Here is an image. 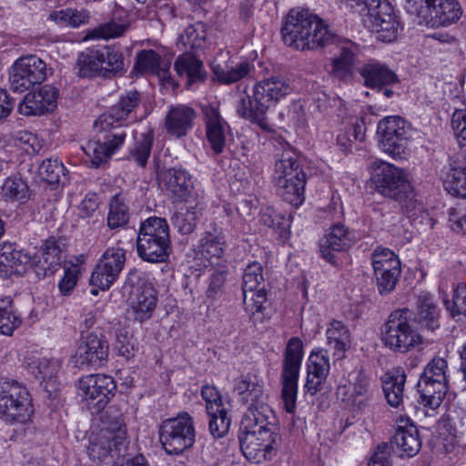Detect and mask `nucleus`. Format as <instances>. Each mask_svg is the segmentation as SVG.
Wrapping results in <instances>:
<instances>
[{
    "mask_svg": "<svg viewBox=\"0 0 466 466\" xmlns=\"http://www.w3.org/2000/svg\"><path fill=\"white\" fill-rule=\"evenodd\" d=\"M284 44L296 50H314L335 43L337 35L327 23L309 9L292 8L283 20Z\"/></svg>",
    "mask_w": 466,
    "mask_h": 466,
    "instance_id": "nucleus-1",
    "label": "nucleus"
},
{
    "mask_svg": "<svg viewBox=\"0 0 466 466\" xmlns=\"http://www.w3.org/2000/svg\"><path fill=\"white\" fill-rule=\"evenodd\" d=\"M238 441L243 455L250 461L260 463L272 460L281 442L276 416L244 415L239 428Z\"/></svg>",
    "mask_w": 466,
    "mask_h": 466,
    "instance_id": "nucleus-2",
    "label": "nucleus"
},
{
    "mask_svg": "<svg viewBox=\"0 0 466 466\" xmlns=\"http://www.w3.org/2000/svg\"><path fill=\"white\" fill-rule=\"evenodd\" d=\"M291 90L289 83L279 76L265 78L254 86L252 96L247 95L238 100L237 112L261 129L270 131L268 111Z\"/></svg>",
    "mask_w": 466,
    "mask_h": 466,
    "instance_id": "nucleus-3",
    "label": "nucleus"
},
{
    "mask_svg": "<svg viewBox=\"0 0 466 466\" xmlns=\"http://www.w3.org/2000/svg\"><path fill=\"white\" fill-rule=\"evenodd\" d=\"M291 90L289 83L279 76L265 78L254 86L252 96L247 95L238 100L237 112L261 129L270 131L268 111Z\"/></svg>",
    "mask_w": 466,
    "mask_h": 466,
    "instance_id": "nucleus-4",
    "label": "nucleus"
},
{
    "mask_svg": "<svg viewBox=\"0 0 466 466\" xmlns=\"http://www.w3.org/2000/svg\"><path fill=\"white\" fill-rule=\"evenodd\" d=\"M127 431L121 420L117 419L112 427L101 429L90 439L87 455L93 461L103 462L110 456L116 457L112 466H148L143 455L127 458Z\"/></svg>",
    "mask_w": 466,
    "mask_h": 466,
    "instance_id": "nucleus-5",
    "label": "nucleus"
},
{
    "mask_svg": "<svg viewBox=\"0 0 466 466\" xmlns=\"http://www.w3.org/2000/svg\"><path fill=\"white\" fill-rule=\"evenodd\" d=\"M372 167L371 179L378 193L398 201L406 208L414 207L413 187L402 169L381 160L374 161Z\"/></svg>",
    "mask_w": 466,
    "mask_h": 466,
    "instance_id": "nucleus-6",
    "label": "nucleus"
},
{
    "mask_svg": "<svg viewBox=\"0 0 466 466\" xmlns=\"http://www.w3.org/2000/svg\"><path fill=\"white\" fill-rule=\"evenodd\" d=\"M196 436L194 419L186 411L164 420L158 429L159 442L168 455H182L194 446Z\"/></svg>",
    "mask_w": 466,
    "mask_h": 466,
    "instance_id": "nucleus-7",
    "label": "nucleus"
},
{
    "mask_svg": "<svg viewBox=\"0 0 466 466\" xmlns=\"http://www.w3.org/2000/svg\"><path fill=\"white\" fill-rule=\"evenodd\" d=\"M412 312L408 308L393 310L381 329L384 345L394 352L406 353L422 342L421 336L411 328Z\"/></svg>",
    "mask_w": 466,
    "mask_h": 466,
    "instance_id": "nucleus-8",
    "label": "nucleus"
},
{
    "mask_svg": "<svg viewBox=\"0 0 466 466\" xmlns=\"http://www.w3.org/2000/svg\"><path fill=\"white\" fill-rule=\"evenodd\" d=\"M448 362L444 358L434 357L424 368L417 383L420 402L431 410L441 404L447 390Z\"/></svg>",
    "mask_w": 466,
    "mask_h": 466,
    "instance_id": "nucleus-9",
    "label": "nucleus"
},
{
    "mask_svg": "<svg viewBox=\"0 0 466 466\" xmlns=\"http://www.w3.org/2000/svg\"><path fill=\"white\" fill-rule=\"evenodd\" d=\"M124 290L128 293V303L134 318L139 322L149 319L157 306V290L145 274L132 268L126 279Z\"/></svg>",
    "mask_w": 466,
    "mask_h": 466,
    "instance_id": "nucleus-10",
    "label": "nucleus"
},
{
    "mask_svg": "<svg viewBox=\"0 0 466 466\" xmlns=\"http://www.w3.org/2000/svg\"><path fill=\"white\" fill-rule=\"evenodd\" d=\"M421 0H415L410 6L409 14L415 23L430 27L447 26L456 23L462 15L457 0H428L420 5Z\"/></svg>",
    "mask_w": 466,
    "mask_h": 466,
    "instance_id": "nucleus-11",
    "label": "nucleus"
},
{
    "mask_svg": "<svg viewBox=\"0 0 466 466\" xmlns=\"http://www.w3.org/2000/svg\"><path fill=\"white\" fill-rule=\"evenodd\" d=\"M302 358V341L299 338H291L286 347L281 372L283 407L287 412L291 414L296 410L298 380Z\"/></svg>",
    "mask_w": 466,
    "mask_h": 466,
    "instance_id": "nucleus-12",
    "label": "nucleus"
},
{
    "mask_svg": "<svg viewBox=\"0 0 466 466\" xmlns=\"http://www.w3.org/2000/svg\"><path fill=\"white\" fill-rule=\"evenodd\" d=\"M27 390L16 381H0V414L11 423H25L33 413Z\"/></svg>",
    "mask_w": 466,
    "mask_h": 466,
    "instance_id": "nucleus-13",
    "label": "nucleus"
},
{
    "mask_svg": "<svg viewBox=\"0 0 466 466\" xmlns=\"http://www.w3.org/2000/svg\"><path fill=\"white\" fill-rule=\"evenodd\" d=\"M49 74L51 68L40 57L35 55L22 56L9 69L10 88L14 92L23 93L43 83Z\"/></svg>",
    "mask_w": 466,
    "mask_h": 466,
    "instance_id": "nucleus-14",
    "label": "nucleus"
},
{
    "mask_svg": "<svg viewBox=\"0 0 466 466\" xmlns=\"http://www.w3.org/2000/svg\"><path fill=\"white\" fill-rule=\"evenodd\" d=\"M100 132H105L103 140H90L84 147L83 149L86 156L89 157L91 165L95 167H100L102 164L106 163L124 144L127 132L122 127L120 123H113L107 128H103L98 123L95 125Z\"/></svg>",
    "mask_w": 466,
    "mask_h": 466,
    "instance_id": "nucleus-15",
    "label": "nucleus"
},
{
    "mask_svg": "<svg viewBox=\"0 0 466 466\" xmlns=\"http://www.w3.org/2000/svg\"><path fill=\"white\" fill-rule=\"evenodd\" d=\"M410 127L399 116H387L378 124L377 134L380 148L393 158L405 154L409 143Z\"/></svg>",
    "mask_w": 466,
    "mask_h": 466,
    "instance_id": "nucleus-16",
    "label": "nucleus"
},
{
    "mask_svg": "<svg viewBox=\"0 0 466 466\" xmlns=\"http://www.w3.org/2000/svg\"><path fill=\"white\" fill-rule=\"evenodd\" d=\"M126 256V249L120 247L107 248L92 272L90 285L102 290L109 289L125 267Z\"/></svg>",
    "mask_w": 466,
    "mask_h": 466,
    "instance_id": "nucleus-17",
    "label": "nucleus"
},
{
    "mask_svg": "<svg viewBox=\"0 0 466 466\" xmlns=\"http://www.w3.org/2000/svg\"><path fill=\"white\" fill-rule=\"evenodd\" d=\"M234 390L248 407L244 415L271 416L273 410L267 403L268 397L263 390V386L258 383L255 376L248 374L240 377L236 380Z\"/></svg>",
    "mask_w": 466,
    "mask_h": 466,
    "instance_id": "nucleus-18",
    "label": "nucleus"
},
{
    "mask_svg": "<svg viewBox=\"0 0 466 466\" xmlns=\"http://www.w3.org/2000/svg\"><path fill=\"white\" fill-rule=\"evenodd\" d=\"M116 390V384L111 376L92 374L79 380V390L89 400V407L94 406L97 410L105 408Z\"/></svg>",
    "mask_w": 466,
    "mask_h": 466,
    "instance_id": "nucleus-19",
    "label": "nucleus"
},
{
    "mask_svg": "<svg viewBox=\"0 0 466 466\" xmlns=\"http://www.w3.org/2000/svg\"><path fill=\"white\" fill-rule=\"evenodd\" d=\"M370 382L361 369H355L348 375V382L337 389V397L348 405L361 410L370 397Z\"/></svg>",
    "mask_w": 466,
    "mask_h": 466,
    "instance_id": "nucleus-20",
    "label": "nucleus"
},
{
    "mask_svg": "<svg viewBox=\"0 0 466 466\" xmlns=\"http://www.w3.org/2000/svg\"><path fill=\"white\" fill-rule=\"evenodd\" d=\"M355 235L343 224L333 225L320 240L319 248L324 259L332 265L338 263L339 254L349 249L355 242Z\"/></svg>",
    "mask_w": 466,
    "mask_h": 466,
    "instance_id": "nucleus-21",
    "label": "nucleus"
},
{
    "mask_svg": "<svg viewBox=\"0 0 466 466\" xmlns=\"http://www.w3.org/2000/svg\"><path fill=\"white\" fill-rule=\"evenodd\" d=\"M109 345L106 337L97 331H93L86 338L76 353V363L78 367H100L107 360Z\"/></svg>",
    "mask_w": 466,
    "mask_h": 466,
    "instance_id": "nucleus-22",
    "label": "nucleus"
},
{
    "mask_svg": "<svg viewBox=\"0 0 466 466\" xmlns=\"http://www.w3.org/2000/svg\"><path fill=\"white\" fill-rule=\"evenodd\" d=\"M57 97L58 90L45 85L37 91L26 94L19 104L18 110L25 116H41L56 107Z\"/></svg>",
    "mask_w": 466,
    "mask_h": 466,
    "instance_id": "nucleus-23",
    "label": "nucleus"
},
{
    "mask_svg": "<svg viewBox=\"0 0 466 466\" xmlns=\"http://www.w3.org/2000/svg\"><path fill=\"white\" fill-rule=\"evenodd\" d=\"M141 102V95L137 90H129L123 93L116 104L111 106L108 113L101 115L96 121L103 128H107L113 123H120L128 119L132 113L138 107Z\"/></svg>",
    "mask_w": 466,
    "mask_h": 466,
    "instance_id": "nucleus-24",
    "label": "nucleus"
},
{
    "mask_svg": "<svg viewBox=\"0 0 466 466\" xmlns=\"http://www.w3.org/2000/svg\"><path fill=\"white\" fill-rule=\"evenodd\" d=\"M196 117V110L189 106L178 104L170 106L164 123L167 133L176 138L187 136L193 128Z\"/></svg>",
    "mask_w": 466,
    "mask_h": 466,
    "instance_id": "nucleus-25",
    "label": "nucleus"
},
{
    "mask_svg": "<svg viewBox=\"0 0 466 466\" xmlns=\"http://www.w3.org/2000/svg\"><path fill=\"white\" fill-rule=\"evenodd\" d=\"M416 310L412 312L413 320L420 329L434 331L440 328V309L431 294L421 292L416 299Z\"/></svg>",
    "mask_w": 466,
    "mask_h": 466,
    "instance_id": "nucleus-26",
    "label": "nucleus"
},
{
    "mask_svg": "<svg viewBox=\"0 0 466 466\" xmlns=\"http://www.w3.org/2000/svg\"><path fill=\"white\" fill-rule=\"evenodd\" d=\"M204 115L207 139L213 152L216 155L221 154L226 146L228 125L214 106L205 107Z\"/></svg>",
    "mask_w": 466,
    "mask_h": 466,
    "instance_id": "nucleus-27",
    "label": "nucleus"
},
{
    "mask_svg": "<svg viewBox=\"0 0 466 466\" xmlns=\"http://www.w3.org/2000/svg\"><path fill=\"white\" fill-rule=\"evenodd\" d=\"M32 258L21 250H17L11 243L0 247V276L7 278L12 275L24 274L31 267Z\"/></svg>",
    "mask_w": 466,
    "mask_h": 466,
    "instance_id": "nucleus-28",
    "label": "nucleus"
},
{
    "mask_svg": "<svg viewBox=\"0 0 466 466\" xmlns=\"http://www.w3.org/2000/svg\"><path fill=\"white\" fill-rule=\"evenodd\" d=\"M177 74L186 80V87L192 89L207 78L203 62L194 54L186 52L177 56L174 65Z\"/></svg>",
    "mask_w": 466,
    "mask_h": 466,
    "instance_id": "nucleus-29",
    "label": "nucleus"
},
{
    "mask_svg": "<svg viewBox=\"0 0 466 466\" xmlns=\"http://www.w3.org/2000/svg\"><path fill=\"white\" fill-rule=\"evenodd\" d=\"M359 73L364 80V85L373 89L380 90L399 81L395 72L387 65L374 60L360 67Z\"/></svg>",
    "mask_w": 466,
    "mask_h": 466,
    "instance_id": "nucleus-30",
    "label": "nucleus"
},
{
    "mask_svg": "<svg viewBox=\"0 0 466 466\" xmlns=\"http://www.w3.org/2000/svg\"><path fill=\"white\" fill-rule=\"evenodd\" d=\"M158 179L175 199L185 200L190 193L192 183L188 173L183 168H168L158 173Z\"/></svg>",
    "mask_w": 466,
    "mask_h": 466,
    "instance_id": "nucleus-31",
    "label": "nucleus"
},
{
    "mask_svg": "<svg viewBox=\"0 0 466 466\" xmlns=\"http://www.w3.org/2000/svg\"><path fill=\"white\" fill-rule=\"evenodd\" d=\"M137 255L144 261L160 263L167 259L171 251L170 238H153L152 237H137Z\"/></svg>",
    "mask_w": 466,
    "mask_h": 466,
    "instance_id": "nucleus-32",
    "label": "nucleus"
},
{
    "mask_svg": "<svg viewBox=\"0 0 466 466\" xmlns=\"http://www.w3.org/2000/svg\"><path fill=\"white\" fill-rule=\"evenodd\" d=\"M28 371L42 382L47 380L44 388L48 392L56 391L54 378L59 370V362L54 359L29 357L25 360Z\"/></svg>",
    "mask_w": 466,
    "mask_h": 466,
    "instance_id": "nucleus-33",
    "label": "nucleus"
},
{
    "mask_svg": "<svg viewBox=\"0 0 466 466\" xmlns=\"http://www.w3.org/2000/svg\"><path fill=\"white\" fill-rule=\"evenodd\" d=\"M400 451V457H413L421 448L419 431L413 424L399 426L391 438L390 450L393 447Z\"/></svg>",
    "mask_w": 466,
    "mask_h": 466,
    "instance_id": "nucleus-34",
    "label": "nucleus"
},
{
    "mask_svg": "<svg viewBox=\"0 0 466 466\" xmlns=\"http://www.w3.org/2000/svg\"><path fill=\"white\" fill-rule=\"evenodd\" d=\"M226 247V236L221 228L214 227L207 230L199 240L198 253L207 259H219L224 254ZM212 264L213 262L210 261Z\"/></svg>",
    "mask_w": 466,
    "mask_h": 466,
    "instance_id": "nucleus-35",
    "label": "nucleus"
},
{
    "mask_svg": "<svg viewBox=\"0 0 466 466\" xmlns=\"http://www.w3.org/2000/svg\"><path fill=\"white\" fill-rule=\"evenodd\" d=\"M207 38L206 25L198 22L194 25H189L185 28L177 40V46L179 50L195 53L203 48Z\"/></svg>",
    "mask_w": 466,
    "mask_h": 466,
    "instance_id": "nucleus-36",
    "label": "nucleus"
},
{
    "mask_svg": "<svg viewBox=\"0 0 466 466\" xmlns=\"http://www.w3.org/2000/svg\"><path fill=\"white\" fill-rule=\"evenodd\" d=\"M305 172L301 167L297 156L291 152H284L281 158L275 164L274 182L278 184L280 180L291 181L294 178L304 176Z\"/></svg>",
    "mask_w": 466,
    "mask_h": 466,
    "instance_id": "nucleus-37",
    "label": "nucleus"
},
{
    "mask_svg": "<svg viewBox=\"0 0 466 466\" xmlns=\"http://www.w3.org/2000/svg\"><path fill=\"white\" fill-rule=\"evenodd\" d=\"M306 185V175L294 178L291 181L280 180L275 184L279 197L294 207H299L304 201V189Z\"/></svg>",
    "mask_w": 466,
    "mask_h": 466,
    "instance_id": "nucleus-38",
    "label": "nucleus"
},
{
    "mask_svg": "<svg viewBox=\"0 0 466 466\" xmlns=\"http://www.w3.org/2000/svg\"><path fill=\"white\" fill-rule=\"evenodd\" d=\"M99 49H87L82 52L77 58L76 66L78 68V76L81 77H93L96 76H103V64H101V56Z\"/></svg>",
    "mask_w": 466,
    "mask_h": 466,
    "instance_id": "nucleus-39",
    "label": "nucleus"
},
{
    "mask_svg": "<svg viewBox=\"0 0 466 466\" xmlns=\"http://www.w3.org/2000/svg\"><path fill=\"white\" fill-rule=\"evenodd\" d=\"M406 381V375L403 370H397L389 374L383 384V392L388 403L394 408L400 407L403 402V389Z\"/></svg>",
    "mask_w": 466,
    "mask_h": 466,
    "instance_id": "nucleus-40",
    "label": "nucleus"
},
{
    "mask_svg": "<svg viewBox=\"0 0 466 466\" xmlns=\"http://www.w3.org/2000/svg\"><path fill=\"white\" fill-rule=\"evenodd\" d=\"M371 264L374 272H401L400 261L390 249L378 247L371 254Z\"/></svg>",
    "mask_w": 466,
    "mask_h": 466,
    "instance_id": "nucleus-41",
    "label": "nucleus"
},
{
    "mask_svg": "<svg viewBox=\"0 0 466 466\" xmlns=\"http://www.w3.org/2000/svg\"><path fill=\"white\" fill-rule=\"evenodd\" d=\"M1 196L5 201L25 202L29 198V187L21 177L11 176L4 181Z\"/></svg>",
    "mask_w": 466,
    "mask_h": 466,
    "instance_id": "nucleus-42",
    "label": "nucleus"
},
{
    "mask_svg": "<svg viewBox=\"0 0 466 466\" xmlns=\"http://www.w3.org/2000/svg\"><path fill=\"white\" fill-rule=\"evenodd\" d=\"M40 179L52 188L58 186L62 177H66V167L57 157H49L42 161L38 167Z\"/></svg>",
    "mask_w": 466,
    "mask_h": 466,
    "instance_id": "nucleus-43",
    "label": "nucleus"
},
{
    "mask_svg": "<svg viewBox=\"0 0 466 466\" xmlns=\"http://www.w3.org/2000/svg\"><path fill=\"white\" fill-rule=\"evenodd\" d=\"M251 70V65L247 62H240L235 66L222 67L218 65L213 67V74L216 79L225 85H230L248 76Z\"/></svg>",
    "mask_w": 466,
    "mask_h": 466,
    "instance_id": "nucleus-44",
    "label": "nucleus"
},
{
    "mask_svg": "<svg viewBox=\"0 0 466 466\" xmlns=\"http://www.w3.org/2000/svg\"><path fill=\"white\" fill-rule=\"evenodd\" d=\"M200 215L201 209L197 205L180 208L173 215L172 223L181 234H190L194 231Z\"/></svg>",
    "mask_w": 466,
    "mask_h": 466,
    "instance_id": "nucleus-45",
    "label": "nucleus"
},
{
    "mask_svg": "<svg viewBox=\"0 0 466 466\" xmlns=\"http://www.w3.org/2000/svg\"><path fill=\"white\" fill-rule=\"evenodd\" d=\"M328 344L338 353H343L350 345V335L347 327L334 320L327 329Z\"/></svg>",
    "mask_w": 466,
    "mask_h": 466,
    "instance_id": "nucleus-46",
    "label": "nucleus"
},
{
    "mask_svg": "<svg viewBox=\"0 0 466 466\" xmlns=\"http://www.w3.org/2000/svg\"><path fill=\"white\" fill-rule=\"evenodd\" d=\"M154 136L151 132L141 134L134 147L129 149L127 158L140 167H145L151 154Z\"/></svg>",
    "mask_w": 466,
    "mask_h": 466,
    "instance_id": "nucleus-47",
    "label": "nucleus"
},
{
    "mask_svg": "<svg viewBox=\"0 0 466 466\" xmlns=\"http://www.w3.org/2000/svg\"><path fill=\"white\" fill-rule=\"evenodd\" d=\"M128 220V207L125 203L124 198L121 195L116 194L114 196L109 205L107 226L111 229H116L126 226Z\"/></svg>",
    "mask_w": 466,
    "mask_h": 466,
    "instance_id": "nucleus-48",
    "label": "nucleus"
},
{
    "mask_svg": "<svg viewBox=\"0 0 466 466\" xmlns=\"http://www.w3.org/2000/svg\"><path fill=\"white\" fill-rule=\"evenodd\" d=\"M444 187L451 195L466 198V167H451L446 174Z\"/></svg>",
    "mask_w": 466,
    "mask_h": 466,
    "instance_id": "nucleus-49",
    "label": "nucleus"
},
{
    "mask_svg": "<svg viewBox=\"0 0 466 466\" xmlns=\"http://www.w3.org/2000/svg\"><path fill=\"white\" fill-rule=\"evenodd\" d=\"M49 18L57 24L78 27L88 22L89 14L84 9L66 8L52 12L49 15Z\"/></svg>",
    "mask_w": 466,
    "mask_h": 466,
    "instance_id": "nucleus-50",
    "label": "nucleus"
},
{
    "mask_svg": "<svg viewBox=\"0 0 466 466\" xmlns=\"http://www.w3.org/2000/svg\"><path fill=\"white\" fill-rule=\"evenodd\" d=\"M137 236L160 239L170 238L168 224L165 218L150 217L141 222Z\"/></svg>",
    "mask_w": 466,
    "mask_h": 466,
    "instance_id": "nucleus-51",
    "label": "nucleus"
},
{
    "mask_svg": "<svg viewBox=\"0 0 466 466\" xmlns=\"http://www.w3.org/2000/svg\"><path fill=\"white\" fill-rule=\"evenodd\" d=\"M100 57L103 64L104 76H107L109 74H116L123 72L125 70L124 57L122 53L110 46H104L99 49Z\"/></svg>",
    "mask_w": 466,
    "mask_h": 466,
    "instance_id": "nucleus-52",
    "label": "nucleus"
},
{
    "mask_svg": "<svg viewBox=\"0 0 466 466\" xmlns=\"http://www.w3.org/2000/svg\"><path fill=\"white\" fill-rule=\"evenodd\" d=\"M259 220L263 225L278 231L281 237L288 233V228L290 227L289 218L270 207L261 210Z\"/></svg>",
    "mask_w": 466,
    "mask_h": 466,
    "instance_id": "nucleus-53",
    "label": "nucleus"
},
{
    "mask_svg": "<svg viewBox=\"0 0 466 466\" xmlns=\"http://www.w3.org/2000/svg\"><path fill=\"white\" fill-rule=\"evenodd\" d=\"M20 324V319L13 311L12 300L0 299V334L10 336Z\"/></svg>",
    "mask_w": 466,
    "mask_h": 466,
    "instance_id": "nucleus-54",
    "label": "nucleus"
},
{
    "mask_svg": "<svg viewBox=\"0 0 466 466\" xmlns=\"http://www.w3.org/2000/svg\"><path fill=\"white\" fill-rule=\"evenodd\" d=\"M161 62L160 56L154 50H142L137 53L134 70L140 74H158Z\"/></svg>",
    "mask_w": 466,
    "mask_h": 466,
    "instance_id": "nucleus-55",
    "label": "nucleus"
},
{
    "mask_svg": "<svg viewBox=\"0 0 466 466\" xmlns=\"http://www.w3.org/2000/svg\"><path fill=\"white\" fill-rule=\"evenodd\" d=\"M61 265V258L51 256L42 250L39 255L32 258L31 267L39 278L54 274Z\"/></svg>",
    "mask_w": 466,
    "mask_h": 466,
    "instance_id": "nucleus-56",
    "label": "nucleus"
},
{
    "mask_svg": "<svg viewBox=\"0 0 466 466\" xmlns=\"http://www.w3.org/2000/svg\"><path fill=\"white\" fill-rule=\"evenodd\" d=\"M208 417L209 431L214 438H221L228 433L231 424V419L228 416L226 408L218 409V411H214L213 414H208Z\"/></svg>",
    "mask_w": 466,
    "mask_h": 466,
    "instance_id": "nucleus-57",
    "label": "nucleus"
},
{
    "mask_svg": "<svg viewBox=\"0 0 466 466\" xmlns=\"http://www.w3.org/2000/svg\"><path fill=\"white\" fill-rule=\"evenodd\" d=\"M228 269L225 265H218V268H214L209 276V283L207 289V296L209 299H216L224 290V286L227 281Z\"/></svg>",
    "mask_w": 466,
    "mask_h": 466,
    "instance_id": "nucleus-58",
    "label": "nucleus"
},
{
    "mask_svg": "<svg viewBox=\"0 0 466 466\" xmlns=\"http://www.w3.org/2000/svg\"><path fill=\"white\" fill-rule=\"evenodd\" d=\"M444 304L451 317L466 316V284L459 283L454 289L452 300H445Z\"/></svg>",
    "mask_w": 466,
    "mask_h": 466,
    "instance_id": "nucleus-59",
    "label": "nucleus"
},
{
    "mask_svg": "<svg viewBox=\"0 0 466 466\" xmlns=\"http://www.w3.org/2000/svg\"><path fill=\"white\" fill-rule=\"evenodd\" d=\"M262 272V266L258 262H252L247 266L243 274V292L258 289V286L264 279Z\"/></svg>",
    "mask_w": 466,
    "mask_h": 466,
    "instance_id": "nucleus-60",
    "label": "nucleus"
},
{
    "mask_svg": "<svg viewBox=\"0 0 466 466\" xmlns=\"http://www.w3.org/2000/svg\"><path fill=\"white\" fill-rule=\"evenodd\" d=\"M451 125L460 147L464 149L463 157L466 160V110H455L451 116Z\"/></svg>",
    "mask_w": 466,
    "mask_h": 466,
    "instance_id": "nucleus-61",
    "label": "nucleus"
},
{
    "mask_svg": "<svg viewBox=\"0 0 466 466\" xmlns=\"http://www.w3.org/2000/svg\"><path fill=\"white\" fill-rule=\"evenodd\" d=\"M243 304L247 312L254 315L256 312L263 310L264 303L267 301V292L263 288L243 292Z\"/></svg>",
    "mask_w": 466,
    "mask_h": 466,
    "instance_id": "nucleus-62",
    "label": "nucleus"
},
{
    "mask_svg": "<svg viewBox=\"0 0 466 466\" xmlns=\"http://www.w3.org/2000/svg\"><path fill=\"white\" fill-rule=\"evenodd\" d=\"M329 360L322 352L312 353L309 358L308 373L320 379H326L329 371Z\"/></svg>",
    "mask_w": 466,
    "mask_h": 466,
    "instance_id": "nucleus-63",
    "label": "nucleus"
},
{
    "mask_svg": "<svg viewBox=\"0 0 466 466\" xmlns=\"http://www.w3.org/2000/svg\"><path fill=\"white\" fill-rule=\"evenodd\" d=\"M201 396L207 403L208 414H213L214 411H218V409L225 408L220 392L216 387L211 385H205L201 389Z\"/></svg>",
    "mask_w": 466,
    "mask_h": 466,
    "instance_id": "nucleus-64",
    "label": "nucleus"
}]
</instances>
